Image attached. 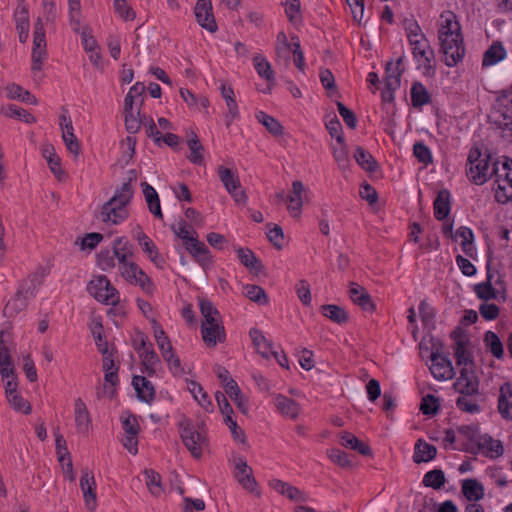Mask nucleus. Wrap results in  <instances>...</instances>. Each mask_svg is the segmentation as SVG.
I'll return each instance as SVG.
<instances>
[{
	"instance_id": "obj_1",
	"label": "nucleus",
	"mask_w": 512,
	"mask_h": 512,
	"mask_svg": "<svg viewBox=\"0 0 512 512\" xmlns=\"http://www.w3.org/2000/svg\"><path fill=\"white\" fill-rule=\"evenodd\" d=\"M133 196V190L130 182L124 183L117 189L113 197L103 204L99 218L105 222L117 225L128 218L129 212L127 205Z\"/></svg>"
},
{
	"instance_id": "obj_2",
	"label": "nucleus",
	"mask_w": 512,
	"mask_h": 512,
	"mask_svg": "<svg viewBox=\"0 0 512 512\" xmlns=\"http://www.w3.org/2000/svg\"><path fill=\"white\" fill-rule=\"evenodd\" d=\"M45 275V268L40 267L34 274L30 275L25 281H23L15 296L6 304L5 313L12 316L24 310L28 301L35 296V293L40 287Z\"/></svg>"
},
{
	"instance_id": "obj_3",
	"label": "nucleus",
	"mask_w": 512,
	"mask_h": 512,
	"mask_svg": "<svg viewBox=\"0 0 512 512\" xmlns=\"http://www.w3.org/2000/svg\"><path fill=\"white\" fill-rule=\"evenodd\" d=\"M179 433L184 446L191 455L199 459L205 449L208 448V438L203 428L194 426L190 420L179 423Z\"/></svg>"
},
{
	"instance_id": "obj_4",
	"label": "nucleus",
	"mask_w": 512,
	"mask_h": 512,
	"mask_svg": "<svg viewBox=\"0 0 512 512\" xmlns=\"http://www.w3.org/2000/svg\"><path fill=\"white\" fill-rule=\"evenodd\" d=\"M489 155H483L479 148L475 147L469 151L467 158V176L476 185L484 184L494 174L490 172Z\"/></svg>"
},
{
	"instance_id": "obj_5",
	"label": "nucleus",
	"mask_w": 512,
	"mask_h": 512,
	"mask_svg": "<svg viewBox=\"0 0 512 512\" xmlns=\"http://www.w3.org/2000/svg\"><path fill=\"white\" fill-rule=\"evenodd\" d=\"M87 290L97 301L106 305L115 306L120 301L118 290L111 284L105 275L94 277L87 286Z\"/></svg>"
},
{
	"instance_id": "obj_6",
	"label": "nucleus",
	"mask_w": 512,
	"mask_h": 512,
	"mask_svg": "<svg viewBox=\"0 0 512 512\" xmlns=\"http://www.w3.org/2000/svg\"><path fill=\"white\" fill-rule=\"evenodd\" d=\"M118 274L127 283L139 287L147 295H152L155 291L154 282L135 261L119 270Z\"/></svg>"
},
{
	"instance_id": "obj_7",
	"label": "nucleus",
	"mask_w": 512,
	"mask_h": 512,
	"mask_svg": "<svg viewBox=\"0 0 512 512\" xmlns=\"http://www.w3.org/2000/svg\"><path fill=\"white\" fill-rule=\"evenodd\" d=\"M47 56L46 38L43 21L37 18L34 23L33 48H32V72H39L42 69L43 60Z\"/></svg>"
},
{
	"instance_id": "obj_8",
	"label": "nucleus",
	"mask_w": 512,
	"mask_h": 512,
	"mask_svg": "<svg viewBox=\"0 0 512 512\" xmlns=\"http://www.w3.org/2000/svg\"><path fill=\"white\" fill-rule=\"evenodd\" d=\"M509 170L508 159L502 164L503 173H500L498 168L493 169L496 185L494 188L495 199L502 204H506L512 199V179Z\"/></svg>"
},
{
	"instance_id": "obj_9",
	"label": "nucleus",
	"mask_w": 512,
	"mask_h": 512,
	"mask_svg": "<svg viewBox=\"0 0 512 512\" xmlns=\"http://www.w3.org/2000/svg\"><path fill=\"white\" fill-rule=\"evenodd\" d=\"M217 174L224 185L227 192L231 195L234 201L238 204H245L247 195L244 190H241V184L238 175L231 169L224 166L217 168Z\"/></svg>"
},
{
	"instance_id": "obj_10",
	"label": "nucleus",
	"mask_w": 512,
	"mask_h": 512,
	"mask_svg": "<svg viewBox=\"0 0 512 512\" xmlns=\"http://www.w3.org/2000/svg\"><path fill=\"white\" fill-rule=\"evenodd\" d=\"M441 51L444 55V62L447 66L453 67L462 60L465 54L462 36L457 38L443 37L440 40Z\"/></svg>"
},
{
	"instance_id": "obj_11",
	"label": "nucleus",
	"mask_w": 512,
	"mask_h": 512,
	"mask_svg": "<svg viewBox=\"0 0 512 512\" xmlns=\"http://www.w3.org/2000/svg\"><path fill=\"white\" fill-rule=\"evenodd\" d=\"M112 250L118 271L135 261L134 247L125 237H117L114 239Z\"/></svg>"
},
{
	"instance_id": "obj_12",
	"label": "nucleus",
	"mask_w": 512,
	"mask_h": 512,
	"mask_svg": "<svg viewBox=\"0 0 512 512\" xmlns=\"http://www.w3.org/2000/svg\"><path fill=\"white\" fill-rule=\"evenodd\" d=\"M215 398L220 408V411L224 416V421L226 425L229 427L234 439L241 443H246V436L244 431L237 425L236 421L232 419L233 409L229 402L227 401L225 395L222 392L218 391L215 393Z\"/></svg>"
},
{
	"instance_id": "obj_13",
	"label": "nucleus",
	"mask_w": 512,
	"mask_h": 512,
	"mask_svg": "<svg viewBox=\"0 0 512 512\" xmlns=\"http://www.w3.org/2000/svg\"><path fill=\"white\" fill-rule=\"evenodd\" d=\"M308 189L305 185L295 180L292 182L291 193L287 196V210L294 218H299L302 212V207L305 199L307 198Z\"/></svg>"
},
{
	"instance_id": "obj_14",
	"label": "nucleus",
	"mask_w": 512,
	"mask_h": 512,
	"mask_svg": "<svg viewBox=\"0 0 512 512\" xmlns=\"http://www.w3.org/2000/svg\"><path fill=\"white\" fill-rule=\"evenodd\" d=\"M429 367L433 377L439 381L452 379L455 375L452 362L439 352H432Z\"/></svg>"
},
{
	"instance_id": "obj_15",
	"label": "nucleus",
	"mask_w": 512,
	"mask_h": 512,
	"mask_svg": "<svg viewBox=\"0 0 512 512\" xmlns=\"http://www.w3.org/2000/svg\"><path fill=\"white\" fill-rule=\"evenodd\" d=\"M478 380L472 367H463L460 370V375L453 384L456 392L464 395L471 396L478 393Z\"/></svg>"
},
{
	"instance_id": "obj_16",
	"label": "nucleus",
	"mask_w": 512,
	"mask_h": 512,
	"mask_svg": "<svg viewBox=\"0 0 512 512\" xmlns=\"http://www.w3.org/2000/svg\"><path fill=\"white\" fill-rule=\"evenodd\" d=\"M134 239L137 241L138 245L141 247L142 251L147 255L151 262H153L158 267L163 265L164 260L161 257L157 246L151 240V238L144 233L140 226H138L135 230Z\"/></svg>"
},
{
	"instance_id": "obj_17",
	"label": "nucleus",
	"mask_w": 512,
	"mask_h": 512,
	"mask_svg": "<svg viewBox=\"0 0 512 512\" xmlns=\"http://www.w3.org/2000/svg\"><path fill=\"white\" fill-rule=\"evenodd\" d=\"M451 337L454 340V354L456 357L457 365L463 367H471V355L467 350L469 339L461 330L453 331Z\"/></svg>"
},
{
	"instance_id": "obj_18",
	"label": "nucleus",
	"mask_w": 512,
	"mask_h": 512,
	"mask_svg": "<svg viewBox=\"0 0 512 512\" xmlns=\"http://www.w3.org/2000/svg\"><path fill=\"white\" fill-rule=\"evenodd\" d=\"M235 478L239 484L248 491H254L256 488V480L253 477L252 468L248 465L244 457L234 459Z\"/></svg>"
},
{
	"instance_id": "obj_19",
	"label": "nucleus",
	"mask_w": 512,
	"mask_h": 512,
	"mask_svg": "<svg viewBox=\"0 0 512 512\" xmlns=\"http://www.w3.org/2000/svg\"><path fill=\"white\" fill-rule=\"evenodd\" d=\"M197 22L209 32H215L217 25L212 13L211 0H198L195 6Z\"/></svg>"
},
{
	"instance_id": "obj_20",
	"label": "nucleus",
	"mask_w": 512,
	"mask_h": 512,
	"mask_svg": "<svg viewBox=\"0 0 512 512\" xmlns=\"http://www.w3.org/2000/svg\"><path fill=\"white\" fill-rule=\"evenodd\" d=\"M80 487L83 492L84 502L90 511H94L97 506L96 501V482L92 472L84 470L80 479Z\"/></svg>"
},
{
	"instance_id": "obj_21",
	"label": "nucleus",
	"mask_w": 512,
	"mask_h": 512,
	"mask_svg": "<svg viewBox=\"0 0 512 512\" xmlns=\"http://www.w3.org/2000/svg\"><path fill=\"white\" fill-rule=\"evenodd\" d=\"M185 248L202 268L207 269L212 265V256L207 246L198 238L190 239Z\"/></svg>"
},
{
	"instance_id": "obj_22",
	"label": "nucleus",
	"mask_w": 512,
	"mask_h": 512,
	"mask_svg": "<svg viewBox=\"0 0 512 512\" xmlns=\"http://www.w3.org/2000/svg\"><path fill=\"white\" fill-rule=\"evenodd\" d=\"M412 46V53L419 65L430 67L431 61L434 58L433 50L431 49L427 39L420 37V39L409 42Z\"/></svg>"
},
{
	"instance_id": "obj_23",
	"label": "nucleus",
	"mask_w": 512,
	"mask_h": 512,
	"mask_svg": "<svg viewBox=\"0 0 512 512\" xmlns=\"http://www.w3.org/2000/svg\"><path fill=\"white\" fill-rule=\"evenodd\" d=\"M440 20L439 40H442L443 37L457 38L461 36L460 24L452 11H444L440 15Z\"/></svg>"
},
{
	"instance_id": "obj_24",
	"label": "nucleus",
	"mask_w": 512,
	"mask_h": 512,
	"mask_svg": "<svg viewBox=\"0 0 512 512\" xmlns=\"http://www.w3.org/2000/svg\"><path fill=\"white\" fill-rule=\"evenodd\" d=\"M269 486L280 495L287 497L291 501L305 502L307 501V495L295 486H292L288 482L272 479L269 482Z\"/></svg>"
},
{
	"instance_id": "obj_25",
	"label": "nucleus",
	"mask_w": 512,
	"mask_h": 512,
	"mask_svg": "<svg viewBox=\"0 0 512 512\" xmlns=\"http://www.w3.org/2000/svg\"><path fill=\"white\" fill-rule=\"evenodd\" d=\"M349 297L353 303L359 305L364 311H374L375 305L369 293L364 287H362L358 283H350Z\"/></svg>"
},
{
	"instance_id": "obj_26",
	"label": "nucleus",
	"mask_w": 512,
	"mask_h": 512,
	"mask_svg": "<svg viewBox=\"0 0 512 512\" xmlns=\"http://www.w3.org/2000/svg\"><path fill=\"white\" fill-rule=\"evenodd\" d=\"M74 417L77 431L87 434L91 427V417L86 404L81 398L75 400Z\"/></svg>"
},
{
	"instance_id": "obj_27",
	"label": "nucleus",
	"mask_w": 512,
	"mask_h": 512,
	"mask_svg": "<svg viewBox=\"0 0 512 512\" xmlns=\"http://www.w3.org/2000/svg\"><path fill=\"white\" fill-rule=\"evenodd\" d=\"M201 333L203 341L208 346H216L217 342H222L225 339V332L222 322L214 324H202Z\"/></svg>"
},
{
	"instance_id": "obj_28",
	"label": "nucleus",
	"mask_w": 512,
	"mask_h": 512,
	"mask_svg": "<svg viewBox=\"0 0 512 512\" xmlns=\"http://www.w3.org/2000/svg\"><path fill=\"white\" fill-rule=\"evenodd\" d=\"M274 404L278 412L293 420L298 417L301 410L298 403L281 394L275 396Z\"/></svg>"
},
{
	"instance_id": "obj_29",
	"label": "nucleus",
	"mask_w": 512,
	"mask_h": 512,
	"mask_svg": "<svg viewBox=\"0 0 512 512\" xmlns=\"http://www.w3.org/2000/svg\"><path fill=\"white\" fill-rule=\"evenodd\" d=\"M221 96L226 102V106L228 109L227 118V126L238 116V105L235 99L234 90L230 85L222 83L220 86Z\"/></svg>"
},
{
	"instance_id": "obj_30",
	"label": "nucleus",
	"mask_w": 512,
	"mask_h": 512,
	"mask_svg": "<svg viewBox=\"0 0 512 512\" xmlns=\"http://www.w3.org/2000/svg\"><path fill=\"white\" fill-rule=\"evenodd\" d=\"M132 384L140 400L146 403H150L154 399V387L152 383L149 380H147L144 376H134Z\"/></svg>"
},
{
	"instance_id": "obj_31",
	"label": "nucleus",
	"mask_w": 512,
	"mask_h": 512,
	"mask_svg": "<svg viewBox=\"0 0 512 512\" xmlns=\"http://www.w3.org/2000/svg\"><path fill=\"white\" fill-rule=\"evenodd\" d=\"M478 448L490 457H498L503 453V446L499 440L485 434L481 435L477 443Z\"/></svg>"
},
{
	"instance_id": "obj_32",
	"label": "nucleus",
	"mask_w": 512,
	"mask_h": 512,
	"mask_svg": "<svg viewBox=\"0 0 512 512\" xmlns=\"http://www.w3.org/2000/svg\"><path fill=\"white\" fill-rule=\"evenodd\" d=\"M450 213V193L448 190H440L434 201V216L437 220H444Z\"/></svg>"
},
{
	"instance_id": "obj_33",
	"label": "nucleus",
	"mask_w": 512,
	"mask_h": 512,
	"mask_svg": "<svg viewBox=\"0 0 512 512\" xmlns=\"http://www.w3.org/2000/svg\"><path fill=\"white\" fill-rule=\"evenodd\" d=\"M42 155L47 160L48 166L51 172L61 180L65 176L64 171L61 168V160L56 154L55 149L52 145H45L42 148Z\"/></svg>"
},
{
	"instance_id": "obj_34",
	"label": "nucleus",
	"mask_w": 512,
	"mask_h": 512,
	"mask_svg": "<svg viewBox=\"0 0 512 512\" xmlns=\"http://www.w3.org/2000/svg\"><path fill=\"white\" fill-rule=\"evenodd\" d=\"M250 338L257 352L264 358L268 359L272 350V344L266 339L263 333L253 328L249 332Z\"/></svg>"
},
{
	"instance_id": "obj_35",
	"label": "nucleus",
	"mask_w": 512,
	"mask_h": 512,
	"mask_svg": "<svg viewBox=\"0 0 512 512\" xmlns=\"http://www.w3.org/2000/svg\"><path fill=\"white\" fill-rule=\"evenodd\" d=\"M437 449L434 445L428 444L423 440H418L415 444L413 460L415 463L428 462L435 458Z\"/></svg>"
},
{
	"instance_id": "obj_36",
	"label": "nucleus",
	"mask_w": 512,
	"mask_h": 512,
	"mask_svg": "<svg viewBox=\"0 0 512 512\" xmlns=\"http://www.w3.org/2000/svg\"><path fill=\"white\" fill-rule=\"evenodd\" d=\"M462 493L472 503L484 496L483 485L476 479H466L462 482Z\"/></svg>"
},
{
	"instance_id": "obj_37",
	"label": "nucleus",
	"mask_w": 512,
	"mask_h": 512,
	"mask_svg": "<svg viewBox=\"0 0 512 512\" xmlns=\"http://www.w3.org/2000/svg\"><path fill=\"white\" fill-rule=\"evenodd\" d=\"M275 52L277 59L284 61L285 64L289 63L290 56L293 54V41L289 43L284 32H279L277 35Z\"/></svg>"
},
{
	"instance_id": "obj_38",
	"label": "nucleus",
	"mask_w": 512,
	"mask_h": 512,
	"mask_svg": "<svg viewBox=\"0 0 512 512\" xmlns=\"http://www.w3.org/2000/svg\"><path fill=\"white\" fill-rule=\"evenodd\" d=\"M240 262L253 273H259L263 265L261 261L255 256L252 250L248 248H239L237 250Z\"/></svg>"
},
{
	"instance_id": "obj_39",
	"label": "nucleus",
	"mask_w": 512,
	"mask_h": 512,
	"mask_svg": "<svg viewBox=\"0 0 512 512\" xmlns=\"http://www.w3.org/2000/svg\"><path fill=\"white\" fill-rule=\"evenodd\" d=\"M493 274L490 272L489 263L487 264V280L483 283L475 285L474 291L478 298L482 300H491L496 298L497 291L492 286Z\"/></svg>"
},
{
	"instance_id": "obj_40",
	"label": "nucleus",
	"mask_w": 512,
	"mask_h": 512,
	"mask_svg": "<svg viewBox=\"0 0 512 512\" xmlns=\"http://www.w3.org/2000/svg\"><path fill=\"white\" fill-rule=\"evenodd\" d=\"M200 311L203 317L202 324H214L221 321V316L213 303L207 299L199 300Z\"/></svg>"
},
{
	"instance_id": "obj_41",
	"label": "nucleus",
	"mask_w": 512,
	"mask_h": 512,
	"mask_svg": "<svg viewBox=\"0 0 512 512\" xmlns=\"http://www.w3.org/2000/svg\"><path fill=\"white\" fill-rule=\"evenodd\" d=\"M320 311L323 316L329 318L337 324H343L348 321L347 312L340 306L334 304L322 305Z\"/></svg>"
},
{
	"instance_id": "obj_42",
	"label": "nucleus",
	"mask_w": 512,
	"mask_h": 512,
	"mask_svg": "<svg viewBox=\"0 0 512 512\" xmlns=\"http://www.w3.org/2000/svg\"><path fill=\"white\" fill-rule=\"evenodd\" d=\"M506 56V51L500 43H493L484 53L482 65L492 66L503 60Z\"/></svg>"
},
{
	"instance_id": "obj_43",
	"label": "nucleus",
	"mask_w": 512,
	"mask_h": 512,
	"mask_svg": "<svg viewBox=\"0 0 512 512\" xmlns=\"http://www.w3.org/2000/svg\"><path fill=\"white\" fill-rule=\"evenodd\" d=\"M14 372V366L9 354V351L5 345V342L0 337V374L3 378H9Z\"/></svg>"
},
{
	"instance_id": "obj_44",
	"label": "nucleus",
	"mask_w": 512,
	"mask_h": 512,
	"mask_svg": "<svg viewBox=\"0 0 512 512\" xmlns=\"http://www.w3.org/2000/svg\"><path fill=\"white\" fill-rule=\"evenodd\" d=\"M510 397H512V385L506 382L501 386L498 398V411L506 419H510Z\"/></svg>"
},
{
	"instance_id": "obj_45",
	"label": "nucleus",
	"mask_w": 512,
	"mask_h": 512,
	"mask_svg": "<svg viewBox=\"0 0 512 512\" xmlns=\"http://www.w3.org/2000/svg\"><path fill=\"white\" fill-rule=\"evenodd\" d=\"M187 144L189 146V149L191 151L190 155L188 156V159L194 163V164H202L203 163V145L201 144L198 136L191 132V134L188 136Z\"/></svg>"
},
{
	"instance_id": "obj_46",
	"label": "nucleus",
	"mask_w": 512,
	"mask_h": 512,
	"mask_svg": "<svg viewBox=\"0 0 512 512\" xmlns=\"http://www.w3.org/2000/svg\"><path fill=\"white\" fill-rule=\"evenodd\" d=\"M255 70L258 75L265 79L267 82H273L275 80L274 72L270 63L261 54H257L253 58Z\"/></svg>"
},
{
	"instance_id": "obj_47",
	"label": "nucleus",
	"mask_w": 512,
	"mask_h": 512,
	"mask_svg": "<svg viewBox=\"0 0 512 512\" xmlns=\"http://www.w3.org/2000/svg\"><path fill=\"white\" fill-rule=\"evenodd\" d=\"M256 119L274 136L283 134V126L274 117L266 114L263 111L256 113Z\"/></svg>"
},
{
	"instance_id": "obj_48",
	"label": "nucleus",
	"mask_w": 512,
	"mask_h": 512,
	"mask_svg": "<svg viewBox=\"0 0 512 512\" xmlns=\"http://www.w3.org/2000/svg\"><path fill=\"white\" fill-rule=\"evenodd\" d=\"M187 387L199 405H201L206 411H210L212 409V403L209 400L207 393L199 383L190 381Z\"/></svg>"
},
{
	"instance_id": "obj_49",
	"label": "nucleus",
	"mask_w": 512,
	"mask_h": 512,
	"mask_svg": "<svg viewBox=\"0 0 512 512\" xmlns=\"http://www.w3.org/2000/svg\"><path fill=\"white\" fill-rule=\"evenodd\" d=\"M1 113L10 118L20 119L25 123H34L36 121L32 114L13 104L3 106L1 108Z\"/></svg>"
},
{
	"instance_id": "obj_50",
	"label": "nucleus",
	"mask_w": 512,
	"mask_h": 512,
	"mask_svg": "<svg viewBox=\"0 0 512 512\" xmlns=\"http://www.w3.org/2000/svg\"><path fill=\"white\" fill-rule=\"evenodd\" d=\"M411 101L414 107H422L430 102V95L420 82H416L412 85Z\"/></svg>"
},
{
	"instance_id": "obj_51",
	"label": "nucleus",
	"mask_w": 512,
	"mask_h": 512,
	"mask_svg": "<svg viewBox=\"0 0 512 512\" xmlns=\"http://www.w3.org/2000/svg\"><path fill=\"white\" fill-rule=\"evenodd\" d=\"M7 96L10 99H17L23 102H27L33 105H36L37 99L33 96L28 90H25L19 85L12 84L7 87Z\"/></svg>"
},
{
	"instance_id": "obj_52",
	"label": "nucleus",
	"mask_w": 512,
	"mask_h": 512,
	"mask_svg": "<svg viewBox=\"0 0 512 512\" xmlns=\"http://www.w3.org/2000/svg\"><path fill=\"white\" fill-rule=\"evenodd\" d=\"M402 73L403 69L398 68V66H394L392 61L387 62L385 77L386 86L390 89H398L400 87V79Z\"/></svg>"
},
{
	"instance_id": "obj_53",
	"label": "nucleus",
	"mask_w": 512,
	"mask_h": 512,
	"mask_svg": "<svg viewBox=\"0 0 512 512\" xmlns=\"http://www.w3.org/2000/svg\"><path fill=\"white\" fill-rule=\"evenodd\" d=\"M16 30L29 29V11L25 0H18V6L14 13Z\"/></svg>"
},
{
	"instance_id": "obj_54",
	"label": "nucleus",
	"mask_w": 512,
	"mask_h": 512,
	"mask_svg": "<svg viewBox=\"0 0 512 512\" xmlns=\"http://www.w3.org/2000/svg\"><path fill=\"white\" fill-rule=\"evenodd\" d=\"M354 158L356 162L367 171H374L376 168V162L372 155L364 148L358 146L355 149Z\"/></svg>"
},
{
	"instance_id": "obj_55",
	"label": "nucleus",
	"mask_w": 512,
	"mask_h": 512,
	"mask_svg": "<svg viewBox=\"0 0 512 512\" xmlns=\"http://www.w3.org/2000/svg\"><path fill=\"white\" fill-rule=\"evenodd\" d=\"M423 484L426 487L440 489L445 484L444 472L440 469H434L427 472L424 475Z\"/></svg>"
},
{
	"instance_id": "obj_56",
	"label": "nucleus",
	"mask_w": 512,
	"mask_h": 512,
	"mask_svg": "<svg viewBox=\"0 0 512 512\" xmlns=\"http://www.w3.org/2000/svg\"><path fill=\"white\" fill-rule=\"evenodd\" d=\"M491 118L499 129L503 131L510 130V125L512 124V115L510 114L509 109L498 108L493 112Z\"/></svg>"
},
{
	"instance_id": "obj_57",
	"label": "nucleus",
	"mask_w": 512,
	"mask_h": 512,
	"mask_svg": "<svg viewBox=\"0 0 512 512\" xmlns=\"http://www.w3.org/2000/svg\"><path fill=\"white\" fill-rule=\"evenodd\" d=\"M244 294L251 301L264 305L268 303V297L264 289L257 285H246L244 286Z\"/></svg>"
},
{
	"instance_id": "obj_58",
	"label": "nucleus",
	"mask_w": 512,
	"mask_h": 512,
	"mask_svg": "<svg viewBox=\"0 0 512 512\" xmlns=\"http://www.w3.org/2000/svg\"><path fill=\"white\" fill-rule=\"evenodd\" d=\"M125 113V127L129 133H136L141 128V125L144 124L146 118H142L140 116L139 109H135V111L124 112Z\"/></svg>"
},
{
	"instance_id": "obj_59",
	"label": "nucleus",
	"mask_w": 512,
	"mask_h": 512,
	"mask_svg": "<svg viewBox=\"0 0 512 512\" xmlns=\"http://www.w3.org/2000/svg\"><path fill=\"white\" fill-rule=\"evenodd\" d=\"M484 342L494 357L500 359L503 356V345L494 332H486Z\"/></svg>"
},
{
	"instance_id": "obj_60",
	"label": "nucleus",
	"mask_w": 512,
	"mask_h": 512,
	"mask_svg": "<svg viewBox=\"0 0 512 512\" xmlns=\"http://www.w3.org/2000/svg\"><path fill=\"white\" fill-rule=\"evenodd\" d=\"M142 359V364L145 368V371L149 376L156 374L158 367L160 366V359L154 350L146 351L142 353L140 356Z\"/></svg>"
},
{
	"instance_id": "obj_61",
	"label": "nucleus",
	"mask_w": 512,
	"mask_h": 512,
	"mask_svg": "<svg viewBox=\"0 0 512 512\" xmlns=\"http://www.w3.org/2000/svg\"><path fill=\"white\" fill-rule=\"evenodd\" d=\"M172 230L177 237L183 240L184 246L187 245V242H190V239L197 238V233L185 221H180L173 225Z\"/></svg>"
},
{
	"instance_id": "obj_62",
	"label": "nucleus",
	"mask_w": 512,
	"mask_h": 512,
	"mask_svg": "<svg viewBox=\"0 0 512 512\" xmlns=\"http://www.w3.org/2000/svg\"><path fill=\"white\" fill-rule=\"evenodd\" d=\"M146 485L154 496H159L162 493L161 477L154 470H145Z\"/></svg>"
},
{
	"instance_id": "obj_63",
	"label": "nucleus",
	"mask_w": 512,
	"mask_h": 512,
	"mask_svg": "<svg viewBox=\"0 0 512 512\" xmlns=\"http://www.w3.org/2000/svg\"><path fill=\"white\" fill-rule=\"evenodd\" d=\"M97 263L103 271H110L114 269L116 267V262L113 251L111 252L108 249L101 250L97 255Z\"/></svg>"
},
{
	"instance_id": "obj_64",
	"label": "nucleus",
	"mask_w": 512,
	"mask_h": 512,
	"mask_svg": "<svg viewBox=\"0 0 512 512\" xmlns=\"http://www.w3.org/2000/svg\"><path fill=\"white\" fill-rule=\"evenodd\" d=\"M9 404L18 412L28 414L31 412V406L18 392L7 396Z\"/></svg>"
}]
</instances>
